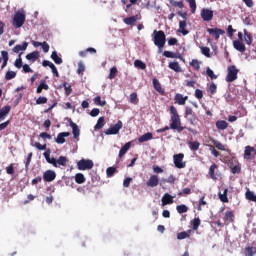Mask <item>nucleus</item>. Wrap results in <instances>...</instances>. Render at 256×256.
Segmentation results:
<instances>
[{
	"instance_id": "nucleus-1",
	"label": "nucleus",
	"mask_w": 256,
	"mask_h": 256,
	"mask_svg": "<svg viewBox=\"0 0 256 256\" xmlns=\"http://www.w3.org/2000/svg\"><path fill=\"white\" fill-rule=\"evenodd\" d=\"M170 114V126L158 129L157 133H165V131H169V129L177 131V133H182L185 129L193 131L191 128H187V126H181V118L179 117V112H177V108H175V106H170Z\"/></svg>"
},
{
	"instance_id": "nucleus-2",
	"label": "nucleus",
	"mask_w": 256,
	"mask_h": 256,
	"mask_svg": "<svg viewBox=\"0 0 256 256\" xmlns=\"http://www.w3.org/2000/svg\"><path fill=\"white\" fill-rule=\"evenodd\" d=\"M154 45L158 47L159 49H163L165 47V43L167 41V37L165 36V32L163 30H154Z\"/></svg>"
},
{
	"instance_id": "nucleus-3",
	"label": "nucleus",
	"mask_w": 256,
	"mask_h": 256,
	"mask_svg": "<svg viewBox=\"0 0 256 256\" xmlns=\"http://www.w3.org/2000/svg\"><path fill=\"white\" fill-rule=\"evenodd\" d=\"M25 11L20 10L14 14L13 20H12V25L15 27V29H21L23 25H25Z\"/></svg>"
},
{
	"instance_id": "nucleus-4",
	"label": "nucleus",
	"mask_w": 256,
	"mask_h": 256,
	"mask_svg": "<svg viewBox=\"0 0 256 256\" xmlns=\"http://www.w3.org/2000/svg\"><path fill=\"white\" fill-rule=\"evenodd\" d=\"M239 74V69H237L236 65L228 66L227 68V83H233V81H237V75Z\"/></svg>"
},
{
	"instance_id": "nucleus-5",
	"label": "nucleus",
	"mask_w": 256,
	"mask_h": 256,
	"mask_svg": "<svg viewBox=\"0 0 256 256\" xmlns=\"http://www.w3.org/2000/svg\"><path fill=\"white\" fill-rule=\"evenodd\" d=\"M183 159H185V154L183 153L175 154L173 156L176 169H185V167H187V162H184Z\"/></svg>"
},
{
	"instance_id": "nucleus-6",
	"label": "nucleus",
	"mask_w": 256,
	"mask_h": 256,
	"mask_svg": "<svg viewBox=\"0 0 256 256\" xmlns=\"http://www.w3.org/2000/svg\"><path fill=\"white\" fill-rule=\"evenodd\" d=\"M94 165L95 164L93 163V160L81 159L80 161L77 162V169L79 171H87L94 167Z\"/></svg>"
},
{
	"instance_id": "nucleus-7",
	"label": "nucleus",
	"mask_w": 256,
	"mask_h": 256,
	"mask_svg": "<svg viewBox=\"0 0 256 256\" xmlns=\"http://www.w3.org/2000/svg\"><path fill=\"white\" fill-rule=\"evenodd\" d=\"M123 129V122L118 120V122L105 130V135H119V131Z\"/></svg>"
},
{
	"instance_id": "nucleus-8",
	"label": "nucleus",
	"mask_w": 256,
	"mask_h": 256,
	"mask_svg": "<svg viewBox=\"0 0 256 256\" xmlns=\"http://www.w3.org/2000/svg\"><path fill=\"white\" fill-rule=\"evenodd\" d=\"M207 33H209L215 41H219V37H221V35H225V30L221 28H207Z\"/></svg>"
},
{
	"instance_id": "nucleus-9",
	"label": "nucleus",
	"mask_w": 256,
	"mask_h": 256,
	"mask_svg": "<svg viewBox=\"0 0 256 256\" xmlns=\"http://www.w3.org/2000/svg\"><path fill=\"white\" fill-rule=\"evenodd\" d=\"M200 16L203 21H213V10L209 8H203L200 12Z\"/></svg>"
},
{
	"instance_id": "nucleus-10",
	"label": "nucleus",
	"mask_w": 256,
	"mask_h": 256,
	"mask_svg": "<svg viewBox=\"0 0 256 256\" xmlns=\"http://www.w3.org/2000/svg\"><path fill=\"white\" fill-rule=\"evenodd\" d=\"M57 174L53 170H47L43 174V180L47 183H51V181H55Z\"/></svg>"
},
{
	"instance_id": "nucleus-11",
	"label": "nucleus",
	"mask_w": 256,
	"mask_h": 256,
	"mask_svg": "<svg viewBox=\"0 0 256 256\" xmlns=\"http://www.w3.org/2000/svg\"><path fill=\"white\" fill-rule=\"evenodd\" d=\"M252 153H255V155H256L255 147L246 146L245 150H244V159H247V161H251V159H253Z\"/></svg>"
},
{
	"instance_id": "nucleus-12",
	"label": "nucleus",
	"mask_w": 256,
	"mask_h": 256,
	"mask_svg": "<svg viewBox=\"0 0 256 256\" xmlns=\"http://www.w3.org/2000/svg\"><path fill=\"white\" fill-rule=\"evenodd\" d=\"M233 47L236 49V51H239V53H245V51H247V47L241 40H234Z\"/></svg>"
},
{
	"instance_id": "nucleus-13",
	"label": "nucleus",
	"mask_w": 256,
	"mask_h": 256,
	"mask_svg": "<svg viewBox=\"0 0 256 256\" xmlns=\"http://www.w3.org/2000/svg\"><path fill=\"white\" fill-rule=\"evenodd\" d=\"M223 221H224L225 225H229V223H234L235 214L233 213V211H226Z\"/></svg>"
},
{
	"instance_id": "nucleus-14",
	"label": "nucleus",
	"mask_w": 256,
	"mask_h": 256,
	"mask_svg": "<svg viewBox=\"0 0 256 256\" xmlns=\"http://www.w3.org/2000/svg\"><path fill=\"white\" fill-rule=\"evenodd\" d=\"M188 99H189V96H183V94H179V93H177L174 96V101L177 105H185Z\"/></svg>"
},
{
	"instance_id": "nucleus-15",
	"label": "nucleus",
	"mask_w": 256,
	"mask_h": 256,
	"mask_svg": "<svg viewBox=\"0 0 256 256\" xmlns=\"http://www.w3.org/2000/svg\"><path fill=\"white\" fill-rule=\"evenodd\" d=\"M152 83H153V87H154L155 91H157V93H159L160 95H165V90L163 89V87H161V82H159V79L153 78Z\"/></svg>"
},
{
	"instance_id": "nucleus-16",
	"label": "nucleus",
	"mask_w": 256,
	"mask_h": 256,
	"mask_svg": "<svg viewBox=\"0 0 256 256\" xmlns=\"http://www.w3.org/2000/svg\"><path fill=\"white\" fill-rule=\"evenodd\" d=\"M147 187H157V185H159V176L157 175H152L150 176V178L148 179V181L146 182Z\"/></svg>"
},
{
	"instance_id": "nucleus-17",
	"label": "nucleus",
	"mask_w": 256,
	"mask_h": 256,
	"mask_svg": "<svg viewBox=\"0 0 256 256\" xmlns=\"http://www.w3.org/2000/svg\"><path fill=\"white\" fill-rule=\"evenodd\" d=\"M70 127H72V133L74 139H79V135H81V130L79 129V126L73 120L70 119Z\"/></svg>"
},
{
	"instance_id": "nucleus-18",
	"label": "nucleus",
	"mask_w": 256,
	"mask_h": 256,
	"mask_svg": "<svg viewBox=\"0 0 256 256\" xmlns=\"http://www.w3.org/2000/svg\"><path fill=\"white\" fill-rule=\"evenodd\" d=\"M71 135L70 132H61L57 135V138L55 139L56 143H58V145H63V143H65V137H69Z\"/></svg>"
},
{
	"instance_id": "nucleus-19",
	"label": "nucleus",
	"mask_w": 256,
	"mask_h": 256,
	"mask_svg": "<svg viewBox=\"0 0 256 256\" xmlns=\"http://www.w3.org/2000/svg\"><path fill=\"white\" fill-rule=\"evenodd\" d=\"M161 201L162 207H165V205H171L173 203V196H171L169 193H166L163 195Z\"/></svg>"
},
{
	"instance_id": "nucleus-20",
	"label": "nucleus",
	"mask_w": 256,
	"mask_h": 256,
	"mask_svg": "<svg viewBox=\"0 0 256 256\" xmlns=\"http://www.w3.org/2000/svg\"><path fill=\"white\" fill-rule=\"evenodd\" d=\"M27 47H29V43L23 42L22 44H18L13 47V53H19L20 51H27Z\"/></svg>"
},
{
	"instance_id": "nucleus-21",
	"label": "nucleus",
	"mask_w": 256,
	"mask_h": 256,
	"mask_svg": "<svg viewBox=\"0 0 256 256\" xmlns=\"http://www.w3.org/2000/svg\"><path fill=\"white\" fill-rule=\"evenodd\" d=\"M139 19H141L139 15H135V16L124 18L123 22L125 23V25H135V23H137Z\"/></svg>"
},
{
	"instance_id": "nucleus-22",
	"label": "nucleus",
	"mask_w": 256,
	"mask_h": 256,
	"mask_svg": "<svg viewBox=\"0 0 256 256\" xmlns=\"http://www.w3.org/2000/svg\"><path fill=\"white\" fill-rule=\"evenodd\" d=\"M10 111H11V106L9 105L3 106L0 109V121H3L5 117L9 115Z\"/></svg>"
},
{
	"instance_id": "nucleus-23",
	"label": "nucleus",
	"mask_w": 256,
	"mask_h": 256,
	"mask_svg": "<svg viewBox=\"0 0 256 256\" xmlns=\"http://www.w3.org/2000/svg\"><path fill=\"white\" fill-rule=\"evenodd\" d=\"M187 27V21L182 20L179 22V33H182V35H189V31L186 29Z\"/></svg>"
},
{
	"instance_id": "nucleus-24",
	"label": "nucleus",
	"mask_w": 256,
	"mask_h": 256,
	"mask_svg": "<svg viewBox=\"0 0 256 256\" xmlns=\"http://www.w3.org/2000/svg\"><path fill=\"white\" fill-rule=\"evenodd\" d=\"M217 169H219V166L217 164H212L209 168V175L210 178L213 179V181H217V175H215V171H217Z\"/></svg>"
},
{
	"instance_id": "nucleus-25",
	"label": "nucleus",
	"mask_w": 256,
	"mask_h": 256,
	"mask_svg": "<svg viewBox=\"0 0 256 256\" xmlns=\"http://www.w3.org/2000/svg\"><path fill=\"white\" fill-rule=\"evenodd\" d=\"M44 91H49V85L45 83V80H41L40 84L38 85L36 89V93L41 94Z\"/></svg>"
},
{
	"instance_id": "nucleus-26",
	"label": "nucleus",
	"mask_w": 256,
	"mask_h": 256,
	"mask_svg": "<svg viewBox=\"0 0 256 256\" xmlns=\"http://www.w3.org/2000/svg\"><path fill=\"white\" fill-rule=\"evenodd\" d=\"M243 33H244V41L246 45H251L253 43V36L249 31H247V29H244Z\"/></svg>"
},
{
	"instance_id": "nucleus-27",
	"label": "nucleus",
	"mask_w": 256,
	"mask_h": 256,
	"mask_svg": "<svg viewBox=\"0 0 256 256\" xmlns=\"http://www.w3.org/2000/svg\"><path fill=\"white\" fill-rule=\"evenodd\" d=\"M245 256H253L256 254V244H253V246H248L244 249Z\"/></svg>"
},
{
	"instance_id": "nucleus-28",
	"label": "nucleus",
	"mask_w": 256,
	"mask_h": 256,
	"mask_svg": "<svg viewBox=\"0 0 256 256\" xmlns=\"http://www.w3.org/2000/svg\"><path fill=\"white\" fill-rule=\"evenodd\" d=\"M151 139H153V133L148 132V133H145L144 135L140 136L138 138V142L145 143L147 141H151Z\"/></svg>"
},
{
	"instance_id": "nucleus-29",
	"label": "nucleus",
	"mask_w": 256,
	"mask_h": 256,
	"mask_svg": "<svg viewBox=\"0 0 256 256\" xmlns=\"http://www.w3.org/2000/svg\"><path fill=\"white\" fill-rule=\"evenodd\" d=\"M1 56L3 59V63L1 65V69H3L4 67H7V63H9V52L2 50L1 51Z\"/></svg>"
},
{
	"instance_id": "nucleus-30",
	"label": "nucleus",
	"mask_w": 256,
	"mask_h": 256,
	"mask_svg": "<svg viewBox=\"0 0 256 256\" xmlns=\"http://www.w3.org/2000/svg\"><path fill=\"white\" fill-rule=\"evenodd\" d=\"M227 193H229V188H225L223 194L219 192L218 197L222 203H229V198L227 197Z\"/></svg>"
},
{
	"instance_id": "nucleus-31",
	"label": "nucleus",
	"mask_w": 256,
	"mask_h": 256,
	"mask_svg": "<svg viewBox=\"0 0 256 256\" xmlns=\"http://www.w3.org/2000/svg\"><path fill=\"white\" fill-rule=\"evenodd\" d=\"M26 59L28 61H31L32 63H35V61H37V59H39V52L34 51L32 53L27 54Z\"/></svg>"
},
{
	"instance_id": "nucleus-32",
	"label": "nucleus",
	"mask_w": 256,
	"mask_h": 256,
	"mask_svg": "<svg viewBox=\"0 0 256 256\" xmlns=\"http://www.w3.org/2000/svg\"><path fill=\"white\" fill-rule=\"evenodd\" d=\"M103 127H105V117H100L97 120L96 125L94 126V130L99 131V130L103 129Z\"/></svg>"
},
{
	"instance_id": "nucleus-33",
	"label": "nucleus",
	"mask_w": 256,
	"mask_h": 256,
	"mask_svg": "<svg viewBox=\"0 0 256 256\" xmlns=\"http://www.w3.org/2000/svg\"><path fill=\"white\" fill-rule=\"evenodd\" d=\"M216 127L217 129H220V131H225V129L229 127V123H227V121H224V120H218L216 122Z\"/></svg>"
},
{
	"instance_id": "nucleus-34",
	"label": "nucleus",
	"mask_w": 256,
	"mask_h": 256,
	"mask_svg": "<svg viewBox=\"0 0 256 256\" xmlns=\"http://www.w3.org/2000/svg\"><path fill=\"white\" fill-rule=\"evenodd\" d=\"M51 59L52 61H54V63H56V65H61L63 63V59L59 57V55L57 54V51L52 52Z\"/></svg>"
},
{
	"instance_id": "nucleus-35",
	"label": "nucleus",
	"mask_w": 256,
	"mask_h": 256,
	"mask_svg": "<svg viewBox=\"0 0 256 256\" xmlns=\"http://www.w3.org/2000/svg\"><path fill=\"white\" fill-rule=\"evenodd\" d=\"M129 149H131V142H127L121 149H120V151H119V157H120V159H121V157H123L126 153H127V151L129 150Z\"/></svg>"
},
{
	"instance_id": "nucleus-36",
	"label": "nucleus",
	"mask_w": 256,
	"mask_h": 256,
	"mask_svg": "<svg viewBox=\"0 0 256 256\" xmlns=\"http://www.w3.org/2000/svg\"><path fill=\"white\" fill-rule=\"evenodd\" d=\"M168 67L169 69H172V71H175L176 73H181V66L179 65V62H170Z\"/></svg>"
},
{
	"instance_id": "nucleus-37",
	"label": "nucleus",
	"mask_w": 256,
	"mask_h": 256,
	"mask_svg": "<svg viewBox=\"0 0 256 256\" xmlns=\"http://www.w3.org/2000/svg\"><path fill=\"white\" fill-rule=\"evenodd\" d=\"M86 179H85V175H83V173H77L75 175V182L78 185H83V183H85Z\"/></svg>"
},
{
	"instance_id": "nucleus-38",
	"label": "nucleus",
	"mask_w": 256,
	"mask_h": 256,
	"mask_svg": "<svg viewBox=\"0 0 256 256\" xmlns=\"http://www.w3.org/2000/svg\"><path fill=\"white\" fill-rule=\"evenodd\" d=\"M192 229L193 231H197L199 229V226L201 225V219L199 217L194 218L191 221Z\"/></svg>"
},
{
	"instance_id": "nucleus-39",
	"label": "nucleus",
	"mask_w": 256,
	"mask_h": 256,
	"mask_svg": "<svg viewBox=\"0 0 256 256\" xmlns=\"http://www.w3.org/2000/svg\"><path fill=\"white\" fill-rule=\"evenodd\" d=\"M185 1H186V3L189 4L191 13L195 14V11H197V1H195V0H185Z\"/></svg>"
},
{
	"instance_id": "nucleus-40",
	"label": "nucleus",
	"mask_w": 256,
	"mask_h": 256,
	"mask_svg": "<svg viewBox=\"0 0 256 256\" xmlns=\"http://www.w3.org/2000/svg\"><path fill=\"white\" fill-rule=\"evenodd\" d=\"M134 66L137 67V69H142V71H145V69H147V64H145L141 60H135Z\"/></svg>"
},
{
	"instance_id": "nucleus-41",
	"label": "nucleus",
	"mask_w": 256,
	"mask_h": 256,
	"mask_svg": "<svg viewBox=\"0 0 256 256\" xmlns=\"http://www.w3.org/2000/svg\"><path fill=\"white\" fill-rule=\"evenodd\" d=\"M170 5L172 7H178V9H183L185 7V4H183V1H175V0H168Z\"/></svg>"
},
{
	"instance_id": "nucleus-42",
	"label": "nucleus",
	"mask_w": 256,
	"mask_h": 256,
	"mask_svg": "<svg viewBox=\"0 0 256 256\" xmlns=\"http://www.w3.org/2000/svg\"><path fill=\"white\" fill-rule=\"evenodd\" d=\"M191 151H198L199 147H201V143L199 141H193L188 143Z\"/></svg>"
},
{
	"instance_id": "nucleus-43",
	"label": "nucleus",
	"mask_w": 256,
	"mask_h": 256,
	"mask_svg": "<svg viewBox=\"0 0 256 256\" xmlns=\"http://www.w3.org/2000/svg\"><path fill=\"white\" fill-rule=\"evenodd\" d=\"M202 55L205 57H211V48L207 46L200 47Z\"/></svg>"
},
{
	"instance_id": "nucleus-44",
	"label": "nucleus",
	"mask_w": 256,
	"mask_h": 256,
	"mask_svg": "<svg viewBox=\"0 0 256 256\" xmlns=\"http://www.w3.org/2000/svg\"><path fill=\"white\" fill-rule=\"evenodd\" d=\"M245 195H246V199H248V201H253L254 203H256V195H255V193H253L250 190H247Z\"/></svg>"
},
{
	"instance_id": "nucleus-45",
	"label": "nucleus",
	"mask_w": 256,
	"mask_h": 256,
	"mask_svg": "<svg viewBox=\"0 0 256 256\" xmlns=\"http://www.w3.org/2000/svg\"><path fill=\"white\" fill-rule=\"evenodd\" d=\"M17 77V72L15 71H7L5 74L6 81H11V79H15Z\"/></svg>"
},
{
	"instance_id": "nucleus-46",
	"label": "nucleus",
	"mask_w": 256,
	"mask_h": 256,
	"mask_svg": "<svg viewBox=\"0 0 256 256\" xmlns=\"http://www.w3.org/2000/svg\"><path fill=\"white\" fill-rule=\"evenodd\" d=\"M21 55H23V53H20L19 57L14 62L16 69H21V67H23V58H21Z\"/></svg>"
},
{
	"instance_id": "nucleus-47",
	"label": "nucleus",
	"mask_w": 256,
	"mask_h": 256,
	"mask_svg": "<svg viewBox=\"0 0 256 256\" xmlns=\"http://www.w3.org/2000/svg\"><path fill=\"white\" fill-rule=\"evenodd\" d=\"M163 55H164V57H167L168 59H177V58L181 59V56H177L171 51H164Z\"/></svg>"
},
{
	"instance_id": "nucleus-48",
	"label": "nucleus",
	"mask_w": 256,
	"mask_h": 256,
	"mask_svg": "<svg viewBox=\"0 0 256 256\" xmlns=\"http://www.w3.org/2000/svg\"><path fill=\"white\" fill-rule=\"evenodd\" d=\"M176 210L178 213L183 214V213H187L189 211V208L186 205L182 204V205L176 206Z\"/></svg>"
},
{
	"instance_id": "nucleus-49",
	"label": "nucleus",
	"mask_w": 256,
	"mask_h": 256,
	"mask_svg": "<svg viewBox=\"0 0 256 256\" xmlns=\"http://www.w3.org/2000/svg\"><path fill=\"white\" fill-rule=\"evenodd\" d=\"M231 169V173H233V175H237L239 173H241V164H237L235 166H230Z\"/></svg>"
},
{
	"instance_id": "nucleus-50",
	"label": "nucleus",
	"mask_w": 256,
	"mask_h": 256,
	"mask_svg": "<svg viewBox=\"0 0 256 256\" xmlns=\"http://www.w3.org/2000/svg\"><path fill=\"white\" fill-rule=\"evenodd\" d=\"M189 233H191V230H188V232L183 231L177 234V239L179 240H183V239H187V237H190Z\"/></svg>"
},
{
	"instance_id": "nucleus-51",
	"label": "nucleus",
	"mask_w": 256,
	"mask_h": 256,
	"mask_svg": "<svg viewBox=\"0 0 256 256\" xmlns=\"http://www.w3.org/2000/svg\"><path fill=\"white\" fill-rule=\"evenodd\" d=\"M94 103L96 105H99L100 107H105V105H107V102L105 100L104 101L101 100V96H96L94 98Z\"/></svg>"
},
{
	"instance_id": "nucleus-52",
	"label": "nucleus",
	"mask_w": 256,
	"mask_h": 256,
	"mask_svg": "<svg viewBox=\"0 0 256 256\" xmlns=\"http://www.w3.org/2000/svg\"><path fill=\"white\" fill-rule=\"evenodd\" d=\"M117 73H119V71L117 70V67H112L110 69L108 79H115V77H117Z\"/></svg>"
},
{
	"instance_id": "nucleus-53",
	"label": "nucleus",
	"mask_w": 256,
	"mask_h": 256,
	"mask_svg": "<svg viewBox=\"0 0 256 256\" xmlns=\"http://www.w3.org/2000/svg\"><path fill=\"white\" fill-rule=\"evenodd\" d=\"M57 165H61L62 167H65L67 165V157L60 156L58 160H56Z\"/></svg>"
},
{
	"instance_id": "nucleus-54",
	"label": "nucleus",
	"mask_w": 256,
	"mask_h": 256,
	"mask_svg": "<svg viewBox=\"0 0 256 256\" xmlns=\"http://www.w3.org/2000/svg\"><path fill=\"white\" fill-rule=\"evenodd\" d=\"M191 67H193V69H195L196 71H199V69H201V65L199 64V60L197 59H193L190 62Z\"/></svg>"
},
{
	"instance_id": "nucleus-55",
	"label": "nucleus",
	"mask_w": 256,
	"mask_h": 256,
	"mask_svg": "<svg viewBox=\"0 0 256 256\" xmlns=\"http://www.w3.org/2000/svg\"><path fill=\"white\" fill-rule=\"evenodd\" d=\"M130 103H133V105H137V103H139V98L137 97L136 92L130 94Z\"/></svg>"
},
{
	"instance_id": "nucleus-56",
	"label": "nucleus",
	"mask_w": 256,
	"mask_h": 256,
	"mask_svg": "<svg viewBox=\"0 0 256 256\" xmlns=\"http://www.w3.org/2000/svg\"><path fill=\"white\" fill-rule=\"evenodd\" d=\"M192 191L191 188H183L181 192L178 193L179 197H183L186 195H191Z\"/></svg>"
},
{
	"instance_id": "nucleus-57",
	"label": "nucleus",
	"mask_w": 256,
	"mask_h": 256,
	"mask_svg": "<svg viewBox=\"0 0 256 256\" xmlns=\"http://www.w3.org/2000/svg\"><path fill=\"white\" fill-rule=\"evenodd\" d=\"M48 99L45 96H39L36 100V105H45L47 103Z\"/></svg>"
},
{
	"instance_id": "nucleus-58",
	"label": "nucleus",
	"mask_w": 256,
	"mask_h": 256,
	"mask_svg": "<svg viewBox=\"0 0 256 256\" xmlns=\"http://www.w3.org/2000/svg\"><path fill=\"white\" fill-rule=\"evenodd\" d=\"M213 144L216 149H219V151H225V145H223V143L213 140Z\"/></svg>"
},
{
	"instance_id": "nucleus-59",
	"label": "nucleus",
	"mask_w": 256,
	"mask_h": 256,
	"mask_svg": "<svg viewBox=\"0 0 256 256\" xmlns=\"http://www.w3.org/2000/svg\"><path fill=\"white\" fill-rule=\"evenodd\" d=\"M234 33H237V30L236 29H233V25H228L227 27V35L228 37L233 38V34Z\"/></svg>"
},
{
	"instance_id": "nucleus-60",
	"label": "nucleus",
	"mask_w": 256,
	"mask_h": 256,
	"mask_svg": "<svg viewBox=\"0 0 256 256\" xmlns=\"http://www.w3.org/2000/svg\"><path fill=\"white\" fill-rule=\"evenodd\" d=\"M209 93H211V95H215V93H217V84L212 82L208 88Z\"/></svg>"
},
{
	"instance_id": "nucleus-61",
	"label": "nucleus",
	"mask_w": 256,
	"mask_h": 256,
	"mask_svg": "<svg viewBox=\"0 0 256 256\" xmlns=\"http://www.w3.org/2000/svg\"><path fill=\"white\" fill-rule=\"evenodd\" d=\"M116 171H117V168H115V167H108L106 169L107 177H113V175H115Z\"/></svg>"
},
{
	"instance_id": "nucleus-62",
	"label": "nucleus",
	"mask_w": 256,
	"mask_h": 256,
	"mask_svg": "<svg viewBox=\"0 0 256 256\" xmlns=\"http://www.w3.org/2000/svg\"><path fill=\"white\" fill-rule=\"evenodd\" d=\"M6 173H7V175H15L14 164H10L8 167H6Z\"/></svg>"
},
{
	"instance_id": "nucleus-63",
	"label": "nucleus",
	"mask_w": 256,
	"mask_h": 256,
	"mask_svg": "<svg viewBox=\"0 0 256 256\" xmlns=\"http://www.w3.org/2000/svg\"><path fill=\"white\" fill-rule=\"evenodd\" d=\"M63 87L65 89V95L69 96L71 91H73V89L71 88V85H69V83H67V82H64Z\"/></svg>"
},
{
	"instance_id": "nucleus-64",
	"label": "nucleus",
	"mask_w": 256,
	"mask_h": 256,
	"mask_svg": "<svg viewBox=\"0 0 256 256\" xmlns=\"http://www.w3.org/2000/svg\"><path fill=\"white\" fill-rule=\"evenodd\" d=\"M206 75H208V77H210V79H217V75H215V72H213V70H211V68H207Z\"/></svg>"
}]
</instances>
